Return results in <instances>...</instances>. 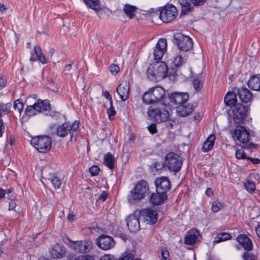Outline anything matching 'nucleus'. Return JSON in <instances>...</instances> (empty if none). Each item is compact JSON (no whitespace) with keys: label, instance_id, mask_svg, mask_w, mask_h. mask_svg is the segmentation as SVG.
<instances>
[{"label":"nucleus","instance_id":"obj_11","mask_svg":"<svg viewBox=\"0 0 260 260\" xmlns=\"http://www.w3.org/2000/svg\"><path fill=\"white\" fill-rule=\"evenodd\" d=\"M98 246L104 250H108L112 249L115 245L114 239L108 235H102L96 240Z\"/></svg>","mask_w":260,"mask_h":260},{"label":"nucleus","instance_id":"obj_41","mask_svg":"<svg viewBox=\"0 0 260 260\" xmlns=\"http://www.w3.org/2000/svg\"><path fill=\"white\" fill-rule=\"evenodd\" d=\"M14 107L15 109L18 110L20 113L23 108V104L22 101L19 99L16 100L14 103Z\"/></svg>","mask_w":260,"mask_h":260},{"label":"nucleus","instance_id":"obj_42","mask_svg":"<svg viewBox=\"0 0 260 260\" xmlns=\"http://www.w3.org/2000/svg\"><path fill=\"white\" fill-rule=\"evenodd\" d=\"M243 260H257V255L251 253L244 252L242 255Z\"/></svg>","mask_w":260,"mask_h":260},{"label":"nucleus","instance_id":"obj_7","mask_svg":"<svg viewBox=\"0 0 260 260\" xmlns=\"http://www.w3.org/2000/svg\"><path fill=\"white\" fill-rule=\"evenodd\" d=\"M30 144L40 152L45 153L51 148V140L48 136H40L33 138Z\"/></svg>","mask_w":260,"mask_h":260},{"label":"nucleus","instance_id":"obj_59","mask_svg":"<svg viewBox=\"0 0 260 260\" xmlns=\"http://www.w3.org/2000/svg\"><path fill=\"white\" fill-rule=\"evenodd\" d=\"M107 197V193L105 191H103L99 197V199L102 200L103 201H104L106 200Z\"/></svg>","mask_w":260,"mask_h":260},{"label":"nucleus","instance_id":"obj_32","mask_svg":"<svg viewBox=\"0 0 260 260\" xmlns=\"http://www.w3.org/2000/svg\"><path fill=\"white\" fill-rule=\"evenodd\" d=\"M185 62V59H183L181 55H178L172 62L171 68L173 70L177 71Z\"/></svg>","mask_w":260,"mask_h":260},{"label":"nucleus","instance_id":"obj_50","mask_svg":"<svg viewBox=\"0 0 260 260\" xmlns=\"http://www.w3.org/2000/svg\"><path fill=\"white\" fill-rule=\"evenodd\" d=\"M161 256L164 260H169V252L166 249H162L161 252Z\"/></svg>","mask_w":260,"mask_h":260},{"label":"nucleus","instance_id":"obj_33","mask_svg":"<svg viewBox=\"0 0 260 260\" xmlns=\"http://www.w3.org/2000/svg\"><path fill=\"white\" fill-rule=\"evenodd\" d=\"M224 103L228 106L235 105L237 101L236 94L233 92H229L224 99Z\"/></svg>","mask_w":260,"mask_h":260},{"label":"nucleus","instance_id":"obj_31","mask_svg":"<svg viewBox=\"0 0 260 260\" xmlns=\"http://www.w3.org/2000/svg\"><path fill=\"white\" fill-rule=\"evenodd\" d=\"M182 7L181 15H186L193 11V7L188 0H179Z\"/></svg>","mask_w":260,"mask_h":260},{"label":"nucleus","instance_id":"obj_38","mask_svg":"<svg viewBox=\"0 0 260 260\" xmlns=\"http://www.w3.org/2000/svg\"><path fill=\"white\" fill-rule=\"evenodd\" d=\"M50 181L55 189H58L60 187L62 182L59 177L53 175L50 178Z\"/></svg>","mask_w":260,"mask_h":260},{"label":"nucleus","instance_id":"obj_12","mask_svg":"<svg viewBox=\"0 0 260 260\" xmlns=\"http://www.w3.org/2000/svg\"><path fill=\"white\" fill-rule=\"evenodd\" d=\"M247 107L245 106L238 103L234 105L233 109V119L235 123H240L245 118Z\"/></svg>","mask_w":260,"mask_h":260},{"label":"nucleus","instance_id":"obj_6","mask_svg":"<svg viewBox=\"0 0 260 260\" xmlns=\"http://www.w3.org/2000/svg\"><path fill=\"white\" fill-rule=\"evenodd\" d=\"M164 164L168 169L174 172H179L182 165V159L174 152H169L165 156Z\"/></svg>","mask_w":260,"mask_h":260},{"label":"nucleus","instance_id":"obj_46","mask_svg":"<svg viewBox=\"0 0 260 260\" xmlns=\"http://www.w3.org/2000/svg\"><path fill=\"white\" fill-rule=\"evenodd\" d=\"M222 207V204L218 202H214L212 203V209L214 212H217Z\"/></svg>","mask_w":260,"mask_h":260},{"label":"nucleus","instance_id":"obj_26","mask_svg":"<svg viewBox=\"0 0 260 260\" xmlns=\"http://www.w3.org/2000/svg\"><path fill=\"white\" fill-rule=\"evenodd\" d=\"M249 88L253 90H260V74L251 76L247 82Z\"/></svg>","mask_w":260,"mask_h":260},{"label":"nucleus","instance_id":"obj_45","mask_svg":"<svg viewBox=\"0 0 260 260\" xmlns=\"http://www.w3.org/2000/svg\"><path fill=\"white\" fill-rule=\"evenodd\" d=\"M100 169L96 166H93L89 168V171L92 176H96L99 174Z\"/></svg>","mask_w":260,"mask_h":260},{"label":"nucleus","instance_id":"obj_39","mask_svg":"<svg viewBox=\"0 0 260 260\" xmlns=\"http://www.w3.org/2000/svg\"><path fill=\"white\" fill-rule=\"evenodd\" d=\"M244 186L247 191L251 193L253 192L255 189V184L253 181L249 180H247L244 183Z\"/></svg>","mask_w":260,"mask_h":260},{"label":"nucleus","instance_id":"obj_37","mask_svg":"<svg viewBox=\"0 0 260 260\" xmlns=\"http://www.w3.org/2000/svg\"><path fill=\"white\" fill-rule=\"evenodd\" d=\"M231 236L227 233H221L218 234L214 239V242L219 243L222 241L229 240L231 238Z\"/></svg>","mask_w":260,"mask_h":260},{"label":"nucleus","instance_id":"obj_29","mask_svg":"<svg viewBox=\"0 0 260 260\" xmlns=\"http://www.w3.org/2000/svg\"><path fill=\"white\" fill-rule=\"evenodd\" d=\"M215 140V135H210L203 144L202 150L204 152H208L213 147Z\"/></svg>","mask_w":260,"mask_h":260},{"label":"nucleus","instance_id":"obj_36","mask_svg":"<svg viewBox=\"0 0 260 260\" xmlns=\"http://www.w3.org/2000/svg\"><path fill=\"white\" fill-rule=\"evenodd\" d=\"M136 9V7L130 5H125L123 8L124 13L130 19L134 17Z\"/></svg>","mask_w":260,"mask_h":260},{"label":"nucleus","instance_id":"obj_47","mask_svg":"<svg viewBox=\"0 0 260 260\" xmlns=\"http://www.w3.org/2000/svg\"><path fill=\"white\" fill-rule=\"evenodd\" d=\"M235 155L238 159H246V157H247L245 156V152L241 149L236 151Z\"/></svg>","mask_w":260,"mask_h":260},{"label":"nucleus","instance_id":"obj_34","mask_svg":"<svg viewBox=\"0 0 260 260\" xmlns=\"http://www.w3.org/2000/svg\"><path fill=\"white\" fill-rule=\"evenodd\" d=\"M114 161L115 158L111 153H108L104 156V164L111 170L114 167Z\"/></svg>","mask_w":260,"mask_h":260},{"label":"nucleus","instance_id":"obj_60","mask_svg":"<svg viewBox=\"0 0 260 260\" xmlns=\"http://www.w3.org/2000/svg\"><path fill=\"white\" fill-rule=\"evenodd\" d=\"M7 9L6 6L2 3H0V11L2 14L3 13V12Z\"/></svg>","mask_w":260,"mask_h":260},{"label":"nucleus","instance_id":"obj_49","mask_svg":"<svg viewBox=\"0 0 260 260\" xmlns=\"http://www.w3.org/2000/svg\"><path fill=\"white\" fill-rule=\"evenodd\" d=\"M118 260H134V256L131 253H126L123 256H121ZM135 260H141L139 258H136Z\"/></svg>","mask_w":260,"mask_h":260},{"label":"nucleus","instance_id":"obj_55","mask_svg":"<svg viewBox=\"0 0 260 260\" xmlns=\"http://www.w3.org/2000/svg\"><path fill=\"white\" fill-rule=\"evenodd\" d=\"M246 159L250 160L254 164H257L260 162V159L258 158H253L249 156H247V157H246Z\"/></svg>","mask_w":260,"mask_h":260},{"label":"nucleus","instance_id":"obj_21","mask_svg":"<svg viewBox=\"0 0 260 260\" xmlns=\"http://www.w3.org/2000/svg\"><path fill=\"white\" fill-rule=\"evenodd\" d=\"M237 241L243 247L245 252L251 253L249 251L253 248V244L251 240L246 236L242 234L239 235L237 238ZM254 254V253H252Z\"/></svg>","mask_w":260,"mask_h":260},{"label":"nucleus","instance_id":"obj_63","mask_svg":"<svg viewBox=\"0 0 260 260\" xmlns=\"http://www.w3.org/2000/svg\"><path fill=\"white\" fill-rule=\"evenodd\" d=\"M74 215L73 214H69L68 216V218L69 220H74Z\"/></svg>","mask_w":260,"mask_h":260},{"label":"nucleus","instance_id":"obj_27","mask_svg":"<svg viewBox=\"0 0 260 260\" xmlns=\"http://www.w3.org/2000/svg\"><path fill=\"white\" fill-rule=\"evenodd\" d=\"M65 252L64 248L58 244L54 245L50 251L51 256L54 258H61Z\"/></svg>","mask_w":260,"mask_h":260},{"label":"nucleus","instance_id":"obj_13","mask_svg":"<svg viewBox=\"0 0 260 260\" xmlns=\"http://www.w3.org/2000/svg\"><path fill=\"white\" fill-rule=\"evenodd\" d=\"M233 138L243 144H246L250 140L248 132L244 126L241 125L236 126L233 134Z\"/></svg>","mask_w":260,"mask_h":260},{"label":"nucleus","instance_id":"obj_57","mask_svg":"<svg viewBox=\"0 0 260 260\" xmlns=\"http://www.w3.org/2000/svg\"><path fill=\"white\" fill-rule=\"evenodd\" d=\"M16 206V203L14 200H11L9 202V210L13 209Z\"/></svg>","mask_w":260,"mask_h":260},{"label":"nucleus","instance_id":"obj_56","mask_svg":"<svg viewBox=\"0 0 260 260\" xmlns=\"http://www.w3.org/2000/svg\"><path fill=\"white\" fill-rule=\"evenodd\" d=\"M72 68V65L71 64H67L64 69V72H65L66 74H68L69 73V72L71 70Z\"/></svg>","mask_w":260,"mask_h":260},{"label":"nucleus","instance_id":"obj_10","mask_svg":"<svg viewBox=\"0 0 260 260\" xmlns=\"http://www.w3.org/2000/svg\"><path fill=\"white\" fill-rule=\"evenodd\" d=\"M148 115L154 119L156 122H162L166 121L169 116V112L165 109L159 108H150L148 110Z\"/></svg>","mask_w":260,"mask_h":260},{"label":"nucleus","instance_id":"obj_44","mask_svg":"<svg viewBox=\"0 0 260 260\" xmlns=\"http://www.w3.org/2000/svg\"><path fill=\"white\" fill-rule=\"evenodd\" d=\"M207 0H188L190 3L191 5L193 7L194 6H200L204 4Z\"/></svg>","mask_w":260,"mask_h":260},{"label":"nucleus","instance_id":"obj_16","mask_svg":"<svg viewBox=\"0 0 260 260\" xmlns=\"http://www.w3.org/2000/svg\"><path fill=\"white\" fill-rule=\"evenodd\" d=\"M201 238V236L199 231L196 229H192L187 232L184 239V244L193 245L199 242Z\"/></svg>","mask_w":260,"mask_h":260},{"label":"nucleus","instance_id":"obj_52","mask_svg":"<svg viewBox=\"0 0 260 260\" xmlns=\"http://www.w3.org/2000/svg\"><path fill=\"white\" fill-rule=\"evenodd\" d=\"M107 113L109 116H114L116 113L114 108L112 105V102H111V104H110V107L108 109Z\"/></svg>","mask_w":260,"mask_h":260},{"label":"nucleus","instance_id":"obj_53","mask_svg":"<svg viewBox=\"0 0 260 260\" xmlns=\"http://www.w3.org/2000/svg\"><path fill=\"white\" fill-rule=\"evenodd\" d=\"M7 81L5 77L0 74V87L3 88L6 85Z\"/></svg>","mask_w":260,"mask_h":260},{"label":"nucleus","instance_id":"obj_20","mask_svg":"<svg viewBox=\"0 0 260 260\" xmlns=\"http://www.w3.org/2000/svg\"><path fill=\"white\" fill-rule=\"evenodd\" d=\"M170 102L176 105L184 104L188 100L189 96L186 93L174 92L169 95Z\"/></svg>","mask_w":260,"mask_h":260},{"label":"nucleus","instance_id":"obj_1","mask_svg":"<svg viewBox=\"0 0 260 260\" xmlns=\"http://www.w3.org/2000/svg\"><path fill=\"white\" fill-rule=\"evenodd\" d=\"M149 192L148 183L146 181L141 180L136 184L135 187L131 191L127 196L129 202L140 201Z\"/></svg>","mask_w":260,"mask_h":260},{"label":"nucleus","instance_id":"obj_23","mask_svg":"<svg viewBox=\"0 0 260 260\" xmlns=\"http://www.w3.org/2000/svg\"><path fill=\"white\" fill-rule=\"evenodd\" d=\"M193 110L192 104H181L176 108V112L179 116L185 117L190 114Z\"/></svg>","mask_w":260,"mask_h":260},{"label":"nucleus","instance_id":"obj_14","mask_svg":"<svg viewBox=\"0 0 260 260\" xmlns=\"http://www.w3.org/2000/svg\"><path fill=\"white\" fill-rule=\"evenodd\" d=\"M167 42L165 38L158 40L153 50V57L155 60L160 59L167 51Z\"/></svg>","mask_w":260,"mask_h":260},{"label":"nucleus","instance_id":"obj_43","mask_svg":"<svg viewBox=\"0 0 260 260\" xmlns=\"http://www.w3.org/2000/svg\"><path fill=\"white\" fill-rule=\"evenodd\" d=\"M193 87L196 90L199 91L202 88V84L198 79H195L193 81Z\"/></svg>","mask_w":260,"mask_h":260},{"label":"nucleus","instance_id":"obj_64","mask_svg":"<svg viewBox=\"0 0 260 260\" xmlns=\"http://www.w3.org/2000/svg\"><path fill=\"white\" fill-rule=\"evenodd\" d=\"M5 190H6V191H7V192H6V193H10V192H12V190H11V189H8V190L5 189Z\"/></svg>","mask_w":260,"mask_h":260},{"label":"nucleus","instance_id":"obj_9","mask_svg":"<svg viewBox=\"0 0 260 260\" xmlns=\"http://www.w3.org/2000/svg\"><path fill=\"white\" fill-rule=\"evenodd\" d=\"M178 15L177 8L172 5H167L161 10L159 18L164 23H169L175 19Z\"/></svg>","mask_w":260,"mask_h":260},{"label":"nucleus","instance_id":"obj_2","mask_svg":"<svg viewBox=\"0 0 260 260\" xmlns=\"http://www.w3.org/2000/svg\"><path fill=\"white\" fill-rule=\"evenodd\" d=\"M168 71V67L165 62L156 61L149 65L147 70V76L150 80L153 81L158 78H165Z\"/></svg>","mask_w":260,"mask_h":260},{"label":"nucleus","instance_id":"obj_17","mask_svg":"<svg viewBox=\"0 0 260 260\" xmlns=\"http://www.w3.org/2000/svg\"><path fill=\"white\" fill-rule=\"evenodd\" d=\"M141 214L147 223L153 224L157 221V213L155 210L152 208L143 209L141 211Z\"/></svg>","mask_w":260,"mask_h":260},{"label":"nucleus","instance_id":"obj_35","mask_svg":"<svg viewBox=\"0 0 260 260\" xmlns=\"http://www.w3.org/2000/svg\"><path fill=\"white\" fill-rule=\"evenodd\" d=\"M87 7L98 12L101 10V7L98 0H84Z\"/></svg>","mask_w":260,"mask_h":260},{"label":"nucleus","instance_id":"obj_30","mask_svg":"<svg viewBox=\"0 0 260 260\" xmlns=\"http://www.w3.org/2000/svg\"><path fill=\"white\" fill-rule=\"evenodd\" d=\"M37 112L49 110L50 108V102L48 100H38L35 103Z\"/></svg>","mask_w":260,"mask_h":260},{"label":"nucleus","instance_id":"obj_22","mask_svg":"<svg viewBox=\"0 0 260 260\" xmlns=\"http://www.w3.org/2000/svg\"><path fill=\"white\" fill-rule=\"evenodd\" d=\"M127 226L132 232L138 231L140 229L139 218L136 215H129L127 219Z\"/></svg>","mask_w":260,"mask_h":260},{"label":"nucleus","instance_id":"obj_54","mask_svg":"<svg viewBox=\"0 0 260 260\" xmlns=\"http://www.w3.org/2000/svg\"><path fill=\"white\" fill-rule=\"evenodd\" d=\"M92 258L88 255H80L75 258V260H92Z\"/></svg>","mask_w":260,"mask_h":260},{"label":"nucleus","instance_id":"obj_25","mask_svg":"<svg viewBox=\"0 0 260 260\" xmlns=\"http://www.w3.org/2000/svg\"><path fill=\"white\" fill-rule=\"evenodd\" d=\"M34 53L35 54H31V56L30 57V61H35L36 60L40 61L42 63L45 64L47 62L46 59L42 53L41 49L39 46H36L34 47Z\"/></svg>","mask_w":260,"mask_h":260},{"label":"nucleus","instance_id":"obj_5","mask_svg":"<svg viewBox=\"0 0 260 260\" xmlns=\"http://www.w3.org/2000/svg\"><path fill=\"white\" fill-rule=\"evenodd\" d=\"M63 241L72 250L80 253L88 252L92 247V243L89 241H72L68 238H66Z\"/></svg>","mask_w":260,"mask_h":260},{"label":"nucleus","instance_id":"obj_19","mask_svg":"<svg viewBox=\"0 0 260 260\" xmlns=\"http://www.w3.org/2000/svg\"><path fill=\"white\" fill-rule=\"evenodd\" d=\"M116 91L122 101H126L129 98V84L127 81H123L117 87Z\"/></svg>","mask_w":260,"mask_h":260},{"label":"nucleus","instance_id":"obj_51","mask_svg":"<svg viewBox=\"0 0 260 260\" xmlns=\"http://www.w3.org/2000/svg\"><path fill=\"white\" fill-rule=\"evenodd\" d=\"M148 129L151 134H155L157 132L156 124L151 123L148 126Z\"/></svg>","mask_w":260,"mask_h":260},{"label":"nucleus","instance_id":"obj_48","mask_svg":"<svg viewBox=\"0 0 260 260\" xmlns=\"http://www.w3.org/2000/svg\"><path fill=\"white\" fill-rule=\"evenodd\" d=\"M109 70L112 74L115 75L119 72V68L117 65L113 64L109 67Z\"/></svg>","mask_w":260,"mask_h":260},{"label":"nucleus","instance_id":"obj_18","mask_svg":"<svg viewBox=\"0 0 260 260\" xmlns=\"http://www.w3.org/2000/svg\"><path fill=\"white\" fill-rule=\"evenodd\" d=\"M11 104L0 103V137H2L5 131V126L2 117L10 112Z\"/></svg>","mask_w":260,"mask_h":260},{"label":"nucleus","instance_id":"obj_15","mask_svg":"<svg viewBox=\"0 0 260 260\" xmlns=\"http://www.w3.org/2000/svg\"><path fill=\"white\" fill-rule=\"evenodd\" d=\"M156 191L159 193L166 194L171 188V183L167 177H161L157 178L155 181Z\"/></svg>","mask_w":260,"mask_h":260},{"label":"nucleus","instance_id":"obj_24","mask_svg":"<svg viewBox=\"0 0 260 260\" xmlns=\"http://www.w3.org/2000/svg\"><path fill=\"white\" fill-rule=\"evenodd\" d=\"M237 94L241 101L245 103L250 102L252 98V95L250 91L245 87L239 89Z\"/></svg>","mask_w":260,"mask_h":260},{"label":"nucleus","instance_id":"obj_8","mask_svg":"<svg viewBox=\"0 0 260 260\" xmlns=\"http://www.w3.org/2000/svg\"><path fill=\"white\" fill-rule=\"evenodd\" d=\"M174 43L180 51L187 52L192 48V40L188 36L177 33L174 36Z\"/></svg>","mask_w":260,"mask_h":260},{"label":"nucleus","instance_id":"obj_28","mask_svg":"<svg viewBox=\"0 0 260 260\" xmlns=\"http://www.w3.org/2000/svg\"><path fill=\"white\" fill-rule=\"evenodd\" d=\"M166 199V194L159 193L156 191V193H153L151 194L149 201L152 204L158 205L161 204Z\"/></svg>","mask_w":260,"mask_h":260},{"label":"nucleus","instance_id":"obj_4","mask_svg":"<svg viewBox=\"0 0 260 260\" xmlns=\"http://www.w3.org/2000/svg\"><path fill=\"white\" fill-rule=\"evenodd\" d=\"M165 91L161 87L156 86L145 92L143 96L144 103L150 104L160 101L165 96Z\"/></svg>","mask_w":260,"mask_h":260},{"label":"nucleus","instance_id":"obj_58","mask_svg":"<svg viewBox=\"0 0 260 260\" xmlns=\"http://www.w3.org/2000/svg\"><path fill=\"white\" fill-rule=\"evenodd\" d=\"M104 96L110 101V104L112 102V98L108 91H106L103 92Z\"/></svg>","mask_w":260,"mask_h":260},{"label":"nucleus","instance_id":"obj_3","mask_svg":"<svg viewBox=\"0 0 260 260\" xmlns=\"http://www.w3.org/2000/svg\"><path fill=\"white\" fill-rule=\"evenodd\" d=\"M79 127V122L75 120L72 123L66 122L58 126L56 129L57 136L63 138L68 134L70 135L71 141L76 136Z\"/></svg>","mask_w":260,"mask_h":260},{"label":"nucleus","instance_id":"obj_40","mask_svg":"<svg viewBox=\"0 0 260 260\" xmlns=\"http://www.w3.org/2000/svg\"><path fill=\"white\" fill-rule=\"evenodd\" d=\"M37 111L36 108L35 104L28 106L25 110V113L28 116H31L36 114Z\"/></svg>","mask_w":260,"mask_h":260},{"label":"nucleus","instance_id":"obj_61","mask_svg":"<svg viewBox=\"0 0 260 260\" xmlns=\"http://www.w3.org/2000/svg\"><path fill=\"white\" fill-rule=\"evenodd\" d=\"M213 193L212 190L211 188H208L206 190V194L209 197L211 196Z\"/></svg>","mask_w":260,"mask_h":260},{"label":"nucleus","instance_id":"obj_62","mask_svg":"<svg viewBox=\"0 0 260 260\" xmlns=\"http://www.w3.org/2000/svg\"><path fill=\"white\" fill-rule=\"evenodd\" d=\"M255 231L257 235L260 238V225H258L255 229Z\"/></svg>","mask_w":260,"mask_h":260}]
</instances>
